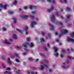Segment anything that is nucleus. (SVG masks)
Here are the masks:
<instances>
[{"label":"nucleus","instance_id":"nucleus-1","mask_svg":"<svg viewBox=\"0 0 74 74\" xmlns=\"http://www.w3.org/2000/svg\"><path fill=\"white\" fill-rule=\"evenodd\" d=\"M51 19V22H53V23H55L56 25H60L61 26H63V24L61 22H59L55 19V16L52 15V16L50 17Z\"/></svg>","mask_w":74,"mask_h":74},{"label":"nucleus","instance_id":"nucleus-2","mask_svg":"<svg viewBox=\"0 0 74 74\" xmlns=\"http://www.w3.org/2000/svg\"><path fill=\"white\" fill-rule=\"evenodd\" d=\"M61 32L60 33V34L59 35V37H61L64 34H66V33H67V32H68V31L67 30L65 29H61L60 30Z\"/></svg>","mask_w":74,"mask_h":74},{"label":"nucleus","instance_id":"nucleus-3","mask_svg":"<svg viewBox=\"0 0 74 74\" xmlns=\"http://www.w3.org/2000/svg\"><path fill=\"white\" fill-rule=\"evenodd\" d=\"M25 45H23V47H24L25 48L24 49L25 51H26V52H28V51H29V50L27 49V45H29V44L28 42L26 43H25Z\"/></svg>","mask_w":74,"mask_h":74},{"label":"nucleus","instance_id":"nucleus-4","mask_svg":"<svg viewBox=\"0 0 74 74\" xmlns=\"http://www.w3.org/2000/svg\"><path fill=\"white\" fill-rule=\"evenodd\" d=\"M54 6L53 5H52L51 6L50 8V10H49L48 9H47V12H49V13H50L51 12V11H53V9H54Z\"/></svg>","mask_w":74,"mask_h":74},{"label":"nucleus","instance_id":"nucleus-5","mask_svg":"<svg viewBox=\"0 0 74 74\" xmlns=\"http://www.w3.org/2000/svg\"><path fill=\"white\" fill-rule=\"evenodd\" d=\"M67 41L68 42L71 41V42H73L74 43V39L70 38V37H68L67 38Z\"/></svg>","mask_w":74,"mask_h":74},{"label":"nucleus","instance_id":"nucleus-6","mask_svg":"<svg viewBox=\"0 0 74 74\" xmlns=\"http://www.w3.org/2000/svg\"><path fill=\"white\" fill-rule=\"evenodd\" d=\"M29 17V16L27 15H25V16H20V18L21 19H27Z\"/></svg>","mask_w":74,"mask_h":74},{"label":"nucleus","instance_id":"nucleus-7","mask_svg":"<svg viewBox=\"0 0 74 74\" xmlns=\"http://www.w3.org/2000/svg\"><path fill=\"white\" fill-rule=\"evenodd\" d=\"M31 23L32 25H31V27H34V26L33 25H35L37 24V23H36V22L33 21H31Z\"/></svg>","mask_w":74,"mask_h":74},{"label":"nucleus","instance_id":"nucleus-8","mask_svg":"<svg viewBox=\"0 0 74 74\" xmlns=\"http://www.w3.org/2000/svg\"><path fill=\"white\" fill-rule=\"evenodd\" d=\"M28 29V27L27 26H26V28L24 29L25 31V32L26 35H28V32H27V30Z\"/></svg>","mask_w":74,"mask_h":74},{"label":"nucleus","instance_id":"nucleus-9","mask_svg":"<svg viewBox=\"0 0 74 74\" xmlns=\"http://www.w3.org/2000/svg\"><path fill=\"white\" fill-rule=\"evenodd\" d=\"M29 8L31 10H32V8L36 9V8H37V6H35L29 5Z\"/></svg>","mask_w":74,"mask_h":74},{"label":"nucleus","instance_id":"nucleus-10","mask_svg":"<svg viewBox=\"0 0 74 74\" xmlns=\"http://www.w3.org/2000/svg\"><path fill=\"white\" fill-rule=\"evenodd\" d=\"M49 25L51 27V29H50V30L51 31H54V26L52 25L51 23L49 24Z\"/></svg>","mask_w":74,"mask_h":74},{"label":"nucleus","instance_id":"nucleus-11","mask_svg":"<svg viewBox=\"0 0 74 74\" xmlns=\"http://www.w3.org/2000/svg\"><path fill=\"white\" fill-rule=\"evenodd\" d=\"M17 19V18H16V17H13L12 18V19L13 20L14 23V24H15V23H16V22Z\"/></svg>","mask_w":74,"mask_h":74},{"label":"nucleus","instance_id":"nucleus-12","mask_svg":"<svg viewBox=\"0 0 74 74\" xmlns=\"http://www.w3.org/2000/svg\"><path fill=\"white\" fill-rule=\"evenodd\" d=\"M52 48L53 49H54V52H55V53H56V52H57V51H58V49H57L56 47H52Z\"/></svg>","mask_w":74,"mask_h":74},{"label":"nucleus","instance_id":"nucleus-13","mask_svg":"<svg viewBox=\"0 0 74 74\" xmlns=\"http://www.w3.org/2000/svg\"><path fill=\"white\" fill-rule=\"evenodd\" d=\"M2 43L3 44L5 43L6 44H10V42H7V40H5V41H3Z\"/></svg>","mask_w":74,"mask_h":74},{"label":"nucleus","instance_id":"nucleus-14","mask_svg":"<svg viewBox=\"0 0 74 74\" xmlns=\"http://www.w3.org/2000/svg\"><path fill=\"white\" fill-rule=\"evenodd\" d=\"M13 38L14 40H16V39H17V36H16V35L15 34H13Z\"/></svg>","mask_w":74,"mask_h":74},{"label":"nucleus","instance_id":"nucleus-15","mask_svg":"<svg viewBox=\"0 0 74 74\" xmlns=\"http://www.w3.org/2000/svg\"><path fill=\"white\" fill-rule=\"evenodd\" d=\"M41 68H38L40 70L42 71L44 69V66H42V65H40Z\"/></svg>","mask_w":74,"mask_h":74},{"label":"nucleus","instance_id":"nucleus-16","mask_svg":"<svg viewBox=\"0 0 74 74\" xmlns=\"http://www.w3.org/2000/svg\"><path fill=\"white\" fill-rule=\"evenodd\" d=\"M16 30H17V32H19V33H20L21 34H23V33H22V30L20 29H16Z\"/></svg>","mask_w":74,"mask_h":74},{"label":"nucleus","instance_id":"nucleus-17","mask_svg":"<svg viewBox=\"0 0 74 74\" xmlns=\"http://www.w3.org/2000/svg\"><path fill=\"white\" fill-rule=\"evenodd\" d=\"M66 11H71V9L68 7H67L66 8Z\"/></svg>","mask_w":74,"mask_h":74},{"label":"nucleus","instance_id":"nucleus-18","mask_svg":"<svg viewBox=\"0 0 74 74\" xmlns=\"http://www.w3.org/2000/svg\"><path fill=\"white\" fill-rule=\"evenodd\" d=\"M8 12L9 14H13V12L11 10H9L8 11Z\"/></svg>","mask_w":74,"mask_h":74},{"label":"nucleus","instance_id":"nucleus-19","mask_svg":"<svg viewBox=\"0 0 74 74\" xmlns=\"http://www.w3.org/2000/svg\"><path fill=\"white\" fill-rule=\"evenodd\" d=\"M29 46L31 48H32V47H33L34 46V45L33 44V43L31 42L30 44L29 45Z\"/></svg>","mask_w":74,"mask_h":74},{"label":"nucleus","instance_id":"nucleus-20","mask_svg":"<svg viewBox=\"0 0 74 74\" xmlns=\"http://www.w3.org/2000/svg\"><path fill=\"white\" fill-rule=\"evenodd\" d=\"M17 3V1L16 0H14V1L13 2V5H15Z\"/></svg>","mask_w":74,"mask_h":74},{"label":"nucleus","instance_id":"nucleus-21","mask_svg":"<svg viewBox=\"0 0 74 74\" xmlns=\"http://www.w3.org/2000/svg\"><path fill=\"white\" fill-rule=\"evenodd\" d=\"M71 16V14L67 15H66V18H68L69 19V18H70V17Z\"/></svg>","mask_w":74,"mask_h":74},{"label":"nucleus","instance_id":"nucleus-22","mask_svg":"<svg viewBox=\"0 0 74 74\" xmlns=\"http://www.w3.org/2000/svg\"><path fill=\"white\" fill-rule=\"evenodd\" d=\"M11 74V72H8V71H6L5 72H4V74Z\"/></svg>","mask_w":74,"mask_h":74},{"label":"nucleus","instance_id":"nucleus-23","mask_svg":"<svg viewBox=\"0 0 74 74\" xmlns=\"http://www.w3.org/2000/svg\"><path fill=\"white\" fill-rule=\"evenodd\" d=\"M8 5H4V6H3V8H4V9L5 10H6V9L7 8V7Z\"/></svg>","mask_w":74,"mask_h":74},{"label":"nucleus","instance_id":"nucleus-24","mask_svg":"<svg viewBox=\"0 0 74 74\" xmlns=\"http://www.w3.org/2000/svg\"><path fill=\"white\" fill-rule=\"evenodd\" d=\"M71 36L72 37V38H74V32L71 34Z\"/></svg>","mask_w":74,"mask_h":74},{"label":"nucleus","instance_id":"nucleus-25","mask_svg":"<svg viewBox=\"0 0 74 74\" xmlns=\"http://www.w3.org/2000/svg\"><path fill=\"white\" fill-rule=\"evenodd\" d=\"M15 61L16 62H17V63H20V61H19L18 59H16Z\"/></svg>","mask_w":74,"mask_h":74},{"label":"nucleus","instance_id":"nucleus-26","mask_svg":"<svg viewBox=\"0 0 74 74\" xmlns=\"http://www.w3.org/2000/svg\"><path fill=\"white\" fill-rule=\"evenodd\" d=\"M54 55L55 56H56V57H58V55H59V53H56V54H54Z\"/></svg>","mask_w":74,"mask_h":74},{"label":"nucleus","instance_id":"nucleus-27","mask_svg":"<svg viewBox=\"0 0 74 74\" xmlns=\"http://www.w3.org/2000/svg\"><path fill=\"white\" fill-rule=\"evenodd\" d=\"M40 42H45L44 39H43V38L41 39H40Z\"/></svg>","mask_w":74,"mask_h":74},{"label":"nucleus","instance_id":"nucleus-28","mask_svg":"<svg viewBox=\"0 0 74 74\" xmlns=\"http://www.w3.org/2000/svg\"><path fill=\"white\" fill-rule=\"evenodd\" d=\"M28 59L29 61H33V60L32 58H28Z\"/></svg>","mask_w":74,"mask_h":74},{"label":"nucleus","instance_id":"nucleus-29","mask_svg":"<svg viewBox=\"0 0 74 74\" xmlns=\"http://www.w3.org/2000/svg\"><path fill=\"white\" fill-rule=\"evenodd\" d=\"M2 30L3 32H5L6 31V28H4V27L2 28Z\"/></svg>","mask_w":74,"mask_h":74},{"label":"nucleus","instance_id":"nucleus-30","mask_svg":"<svg viewBox=\"0 0 74 74\" xmlns=\"http://www.w3.org/2000/svg\"><path fill=\"white\" fill-rule=\"evenodd\" d=\"M8 62L9 64H12V63L11 62V61H10V60H9V61H8Z\"/></svg>","mask_w":74,"mask_h":74},{"label":"nucleus","instance_id":"nucleus-31","mask_svg":"<svg viewBox=\"0 0 74 74\" xmlns=\"http://www.w3.org/2000/svg\"><path fill=\"white\" fill-rule=\"evenodd\" d=\"M10 58H11V59H13L15 58V56L13 55L10 56Z\"/></svg>","mask_w":74,"mask_h":74},{"label":"nucleus","instance_id":"nucleus-32","mask_svg":"<svg viewBox=\"0 0 74 74\" xmlns=\"http://www.w3.org/2000/svg\"><path fill=\"white\" fill-rule=\"evenodd\" d=\"M59 12H56V16H59V14H58V13Z\"/></svg>","mask_w":74,"mask_h":74},{"label":"nucleus","instance_id":"nucleus-33","mask_svg":"<svg viewBox=\"0 0 74 74\" xmlns=\"http://www.w3.org/2000/svg\"><path fill=\"white\" fill-rule=\"evenodd\" d=\"M60 56L62 58H64V56H63V55L60 54Z\"/></svg>","mask_w":74,"mask_h":74},{"label":"nucleus","instance_id":"nucleus-34","mask_svg":"<svg viewBox=\"0 0 74 74\" xmlns=\"http://www.w3.org/2000/svg\"><path fill=\"white\" fill-rule=\"evenodd\" d=\"M31 74H38L37 73V72H35V73H34L33 72H31Z\"/></svg>","mask_w":74,"mask_h":74},{"label":"nucleus","instance_id":"nucleus-35","mask_svg":"<svg viewBox=\"0 0 74 74\" xmlns=\"http://www.w3.org/2000/svg\"><path fill=\"white\" fill-rule=\"evenodd\" d=\"M43 66H44L45 67H46V68H48V66H47V65H46L45 64H44Z\"/></svg>","mask_w":74,"mask_h":74},{"label":"nucleus","instance_id":"nucleus-36","mask_svg":"<svg viewBox=\"0 0 74 74\" xmlns=\"http://www.w3.org/2000/svg\"><path fill=\"white\" fill-rule=\"evenodd\" d=\"M15 55L16 57H18V53H15Z\"/></svg>","mask_w":74,"mask_h":74},{"label":"nucleus","instance_id":"nucleus-37","mask_svg":"<svg viewBox=\"0 0 74 74\" xmlns=\"http://www.w3.org/2000/svg\"><path fill=\"white\" fill-rule=\"evenodd\" d=\"M30 18L31 19H34V16H30Z\"/></svg>","mask_w":74,"mask_h":74},{"label":"nucleus","instance_id":"nucleus-38","mask_svg":"<svg viewBox=\"0 0 74 74\" xmlns=\"http://www.w3.org/2000/svg\"><path fill=\"white\" fill-rule=\"evenodd\" d=\"M1 58L3 60H4V59H5V57H4V56H2L1 57Z\"/></svg>","mask_w":74,"mask_h":74},{"label":"nucleus","instance_id":"nucleus-39","mask_svg":"<svg viewBox=\"0 0 74 74\" xmlns=\"http://www.w3.org/2000/svg\"><path fill=\"white\" fill-rule=\"evenodd\" d=\"M27 41H28V42H29V41H30V40L29 39V38H27Z\"/></svg>","mask_w":74,"mask_h":74},{"label":"nucleus","instance_id":"nucleus-40","mask_svg":"<svg viewBox=\"0 0 74 74\" xmlns=\"http://www.w3.org/2000/svg\"><path fill=\"white\" fill-rule=\"evenodd\" d=\"M40 56H44V54H43L42 53H40Z\"/></svg>","mask_w":74,"mask_h":74},{"label":"nucleus","instance_id":"nucleus-41","mask_svg":"<svg viewBox=\"0 0 74 74\" xmlns=\"http://www.w3.org/2000/svg\"><path fill=\"white\" fill-rule=\"evenodd\" d=\"M0 7H1V8H3V5L2 4H0Z\"/></svg>","mask_w":74,"mask_h":74},{"label":"nucleus","instance_id":"nucleus-42","mask_svg":"<svg viewBox=\"0 0 74 74\" xmlns=\"http://www.w3.org/2000/svg\"><path fill=\"white\" fill-rule=\"evenodd\" d=\"M44 61L45 62V63H48V61L46 60H44Z\"/></svg>","mask_w":74,"mask_h":74},{"label":"nucleus","instance_id":"nucleus-43","mask_svg":"<svg viewBox=\"0 0 74 74\" xmlns=\"http://www.w3.org/2000/svg\"><path fill=\"white\" fill-rule=\"evenodd\" d=\"M68 57L69 59L70 60H71V57L70 56H68Z\"/></svg>","mask_w":74,"mask_h":74},{"label":"nucleus","instance_id":"nucleus-44","mask_svg":"<svg viewBox=\"0 0 74 74\" xmlns=\"http://www.w3.org/2000/svg\"><path fill=\"white\" fill-rule=\"evenodd\" d=\"M16 48L17 49H19L21 48V47H19L16 46Z\"/></svg>","mask_w":74,"mask_h":74},{"label":"nucleus","instance_id":"nucleus-45","mask_svg":"<svg viewBox=\"0 0 74 74\" xmlns=\"http://www.w3.org/2000/svg\"><path fill=\"white\" fill-rule=\"evenodd\" d=\"M56 36H58V33L57 32H56L55 33Z\"/></svg>","mask_w":74,"mask_h":74},{"label":"nucleus","instance_id":"nucleus-46","mask_svg":"<svg viewBox=\"0 0 74 74\" xmlns=\"http://www.w3.org/2000/svg\"><path fill=\"white\" fill-rule=\"evenodd\" d=\"M10 69H11L10 68H6V70H10Z\"/></svg>","mask_w":74,"mask_h":74},{"label":"nucleus","instance_id":"nucleus-47","mask_svg":"<svg viewBox=\"0 0 74 74\" xmlns=\"http://www.w3.org/2000/svg\"><path fill=\"white\" fill-rule=\"evenodd\" d=\"M2 66H3V68H5V66H4L3 64H2Z\"/></svg>","mask_w":74,"mask_h":74},{"label":"nucleus","instance_id":"nucleus-48","mask_svg":"<svg viewBox=\"0 0 74 74\" xmlns=\"http://www.w3.org/2000/svg\"><path fill=\"white\" fill-rule=\"evenodd\" d=\"M26 54H27V53H26L24 52L23 53V55H26Z\"/></svg>","mask_w":74,"mask_h":74},{"label":"nucleus","instance_id":"nucleus-49","mask_svg":"<svg viewBox=\"0 0 74 74\" xmlns=\"http://www.w3.org/2000/svg\"><path fill=\"white\" fill-rule=\"evenodd\" d=\"M71 26V24H69L68 25V27H70Z\"/></svg>","mask_w":74,"mask_h":74},{"label":"nucleus","instance_id":"nucleus-50","mask_svg":"<svg viewBox=\"0 0 74 74\" xmlns=\"http://www.w3.org/2000/svg\"><path fill=\"white\" fill-rule=\"evenodd\" d=\"M62 52L63 53H66V51H65L64 50H63L62 51Z\"/></svg>","mask_w":74,"mask_h":74},{"label":"nucleus","instance_id":"nucleus-51","mask_svg":"<svg viewBox=\"0 0 74 74\" xmlns=\"http://www.w3.org/2000/svg\"><path fill=\"white\" fill-rule=\"evenodd\" d=\"M32 14H36V12H32Z\"/></svg>","mask_w":74,"mask_h":74},{"label":"nucleus","instance_id":"nucleus-52","mask_svg":"<svg viewBox=\"0 0 74 74\" xmlns=\"http://www.w3.org/2000/svg\"><path fill=\"white\" fill-rule=\"evenodd\" d=\"M42 34L43 36H45V34H44V33L42 32Z\"/></svg>","mask_w":74,"mask_h":74},{"label":"nucleus","instance_id":"nucleus-53","mask_svg":"<svg viewBox=\"0 0 74 74\" xmlns=\"http://www.w3.org/2000/svg\"><path fill=\"white\" fill-rule=\"evenodd\" d=\"M48 2H49V3H51V0H47Z\"/></svg>","mask_w":74,"mask_h":74},{"label":"nucleus","instance_id":"nucleus-54","mask_svg":"<svg viewBox=\"0 0 74 74\" xmlns=\"http://www.w3.org/2000/svg\"><path fill=\"white\" fill-rule=\"evenodd\" d=\"M9 40L11 42H12V40L11 39H9Z\"/></svg>","mask_w":74,"mask_h":74},{"label":"nucleus","instance_id":"nucleus-55","mask_svg":"<svg viewBox=\"0 0 74 74\" xmlns=\"http://www.w3.org/2000/svg\"><path fill=\"white\" fill-rule=\"evenodd\" d=\"M44 49H45V51H47V49L45 47H44Z\"/></svg>","mask_w":74,"mask_h":74},{"label":"nucleus","instance_id":"nucleus-56","mask_svg":"<svg viewBox=\"0 0 74 74\" xmlns=\"http://www.w3.org/2000/svg\"><path fill=\"white\" fill-rule=\"evenodd\" d=\"M71 51L72 52H73V48H72V47H71Z\"/></svg>","mask_w":74,"mask_h":74},{"label":"nucleus","instance_id":"nucleus-57","mask_svg":"<svg viewBox=\"0 0 74 74\" xmlns=\"http://www.w3.org/2000/svg\"><path fill=\"white\" fill-rule=\"evenodd\" d=\"M27 7L25 6V7H24V10H27Z\"/></svg>","mask_w":74,"mask_h":74},{"label":"nucleus","instance_id":"nucleus-58","mask_svg":"<svg viewBox=\"0 0 74 74\" xmlns=\"http://www.w3.org/2000/svg\"><path fill=\"white\" fill-rule=\"evenodd\" d=\"M60 11L61 12H63V9H60Z\"/></svg>","mask_w":74,"mask_h":74},{"label":"nucleus","instance_id":"nucleus-59","mask_svg":"<svg viewBox=\"0 0 74 74\" xmlns=\"http://www.w3.org/2000/svg\"><path fill=\"white\" fill-rule=\"evenodd\" d=\"M39 60V59H36V62H38Z\"/></svg>","mask_w":74,"mask_h":74},{"label":"nucleus","instance_id":"nucleus-60","mask_svg":"<svg viewBox=\"0 0 74 74\" xmlns=\"http://www.w3.org/2000/svg\"><path fill=\"white\" fill-rule=\"evenodd\" d=\"M52 2L53 3H54L55 2V1H54V0H52Z\"/></svg>","mask_w":74,"mask_h":74},{"label":"nucleus","instance_id":"nucleus-61","mask_svg":"<svg viewBox=\"0 0 74 74\" xmlns=\"http://www.w3.org/2000/svg\"><path fill=\"white\" fill-rule=\"evenodd\" d=\"M66 63H67V64H69V61H67L66 62Z\"/></svg>","mask_w":74,"mask_h":74},{"label":"nucleus","instance_id":"nucleus-62","mask_svg":"<svg viewBox=\"0 0 74 74\" xmlns=\"http://www.w3.org/2000/svg\"><path fill=\"white\" fill-rule=\"evenodd\" d=\"M68 21H69V20H66L65 21L66 23H67L68 22Z\"/></svg>","mask_w":74,"mask_h":74},{"label":"nucleus","instance_id":"nucleus-63","mask_svg":"<svg viewBox=\"0 0 74 74\" xmlns=\"http://www.w3.org/2000/svg\"><path fill=\"white\" fill-rule=\"evenodd\" d=\"M64 2L65 3H67V1L66 0H64Z\"/></svg>","mask_w":74,"mask_h":74},{"label":"nucleus","instance_id":"nucleus-64","mask_svg":"<svg viewBox=\"0 0 74 74\" xmlns=\"http://www.w3.org/2000/svg\"><path fill=\"white\" fill-rule=\"evenodd\" d=\"M16 74H19V73L18 72H16Z\"/></svg>","mask_w":74,"mask_h":74}]
</instances>
